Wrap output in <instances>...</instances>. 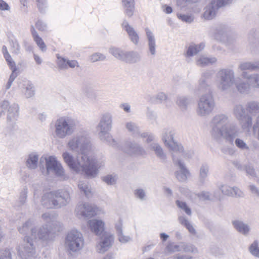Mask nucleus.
<instances>
[{
  "instance_id": "obj_26",
  "label": "nucleus",
  "mask_w": 259,
  "mask_h": 259,
  "mask_svg": "<svg viewBox=\"0 0 259 259\" xmlns=\"http://www.w3.org/2000/svg\"><path fill=\"white\" fill-rule=\"evenodd\" d=\"M219 8L214 5V2L212 1L209 5L204 8V12L203 14V17L205 20H211L216 15Z\"/></svg>"
},
{
  "instance_id": "obj_10",
  "label": "nucleus",
  "mask_w": 259,
  "mask_h": 259,
  "mask_svg": "<svg viewBox=\"0 0 259 259\" xmlns=\"http://www.w3.org/2000/svg\"><path fill=\"white\" fill-rule=\"evenodd\" d=\"M238 78L242 77L240 76L235 78L233 70L227 68H221L218 70L215 76L217 87L221 92H226L234 84L236 87Z\"/></svg>"
},
{
  "instance_id": "obj_19",
  "label": "nucleus",
  "mask_w": 259,
  "mask_h": 259,
  "mask_svg": "<svg viewBox=\"0 0 259 259\" xmlns=\"http://www.w3.org/2000/svg\"><path fill=\"white\" fill-rule=\"evenodd\" d=\"M213 72L210 70L204 71L199 80L198 90L200 92L212 91L208 80L211 79Z\"/></svg>"
},
{
  "instance_id": "obj_60",
  "label": "nucleus",
  "mask_w": 259,
  "mask_h": 259,
  "mask_svg": "<svg viewBox=\"0 0 259 259\" xmlns=\"http://www.w3.org/2000/svg\"><path fill=\"white\" fill-rule=\"evenodd\" d=\"M232 192L231 196L236 198L243 197L244 195V193L238 187H232Z\"/></svg>"
},
{
  "instance_id": "obj_47",
  "label": "nucleus",
  "mask_w": 259,
  "mask_h": 259,
  "mask_svg": "<svg viewBox=\"0 0 259 259\" xmlns=\"http://www.w3.org/2000/svg\"><path fill=\"white\" fill-rule=\"evenodd\" d=\"M102 180L108 185H114L117 180V177L116 175H107L103 177Z\"/></svg>"
},
{
  "instance_id": "obj_61",
  "label": "nucleus",
  "mask_w": 259,
  "mask_h": 259,
  "mask_svg": "<svg viewBox=\"0 0 259 259\" xmlns=\"http://www.w3.org/2000/svg\"><path fill=\"white\" fill-rule=\"evenodd\" d=\"M119 241L122 243H126L132 240V237L128 235H125L123 232L117 234Z\"/></svg>"
},
{
  "instance_id": "obj_44",
  "label": "nucleus",
  "mask_w": 259,
  "mask_h": 259,
  "mask_svg": "<svg viewBox=\"0 0 259 259\" xmlns=\"http://www.w3.org/2000/svg\"><path fill=\"white\" fill-rule=\"evenodd\" d=\"M238 168L241 170L245 171L247 175L251 177H254L256 176L255 171L253 167L250 164H246L243 166H240L238 167Z\"/></svg>"
},
{
  "instance_id": "obj_46",
  "label": "nucleus",
  "mask_w": 259,
  "mask_h": 259,
  "mask_svg": "<svg viewBox=\"0 0 259 259\" xmlns=\"http://www.w3.org/2000/svg\"><path fill=\"white\" fill-rule=\"evenodd\" d=\"M182 250L185 252H191L193 253H197L198 252L197 248L195 246L184 242H182Z\"/></svg>"
},
{
  "instance_id": "obj_38",
  "label": "nucleus",
  "mask_w": 259,
  "mask_h": 259,
  "mask_svg": "<svg viewBox=\"0 0 259 259\" xmlns=\"http://www.w3.org/2000/svg\"><path fill=\"white\" fill-rule=\"evenodd\" d=\"M125 126L127 131L133 135L137 136L140 134L139 127L136 123L132 121H127L125 123Z\"/></svg>"
},
{
  "instance_id": "obj_11",
  "label": "nucleus",
  "mask_w": 259,
  "mask_h": 259,
  "mask_svg": "<svg viewBox=\"0 0 259 259\" xmlns=\"http://www.w3.org/2000/svg\"><path fill=\"white\" fill-rule=\"evenodd\" d=\"M196 109L197 114L201 117L209 115L213 111L215 102L212 91L201 92Z\"/></svg>"
},
{
  "instance_id": "obj_28",
  "label": "nucleus",
  "mask_w": 259,
  "mask_h": 259,
  "mask_svg": "<svg viewBox=\"0 0 259 259\" xmlns=\"http://www.w3.org/2000/svg\"><path fill=\"white\" fill-rule=\"evenodd\" d=\"M39 155L36 152L29 153L26 160V165L31 169H35L37 167Z\"/></svg>"
},
{
  "instance_id": "obj_59",
  "label": "nucleus",
  "mask_w": 259,
  "mask_h": 259,
  "mask_svg": "<svg viewBox=\"0 0 259 259\" xmlns=\"http://www.w3.org/2000/svg\"><path fill=\"white\" fill-rule=\"evenodd\" d=\"M41 218L43 221L46 223V224H47L48 226L55 219L53 214L50 212H46L42 214Z\"/></svg>"
},
{
  "instance_id": "obj_52",
  "label": "nucleus",
  "mask_w": 259,
  "mask_h": 259,
  "mask_svg": "<svg viewBox=\"0 0 259 259\" xmlns=\"http://www.w3.org/2000/svg\"><path fill=\"white\" fill-rule=\"evenodd\" d=\"M249 251L252 255L259 258V246L256 240L254 241L250 245Z\"/></svg>"
},
{
  "instance_id": "obj_35",
  "label": "nucleus",
  "mask_w": 259,
  "mask_h": 259,
  "mask_svg": "<svg viewBox=\"0 0 259 259\" xmlns=\"http://www.w3.org/2000/svg\"><path fill=\"white\" fill-rule=\"evenodd\" d=\"M78 187L80 192L89 198L92 195L90 186L86 182L80 181L78 184Z\"/></svg>"
},
{
  "instance_id": "obj_27",
  "label": "nucleus",
  "mask_w": 259,
  "mask_h": 259,
  "mask_svg": "<svg viewBox=\"0 0 259 259\" xmlns=\"http://www.w3.org/2000/svg\"><path fill=\"white\" fill-rule=\"evenodd\" d=\"M232 225L239 233L244 235H247L249 234L250 230V227L243 221L238 220H234L232 221Z\"/></svg>"
},
{
  "instance_id": "obj_54",
  "label": "nucleus",
  "mask_w": 259,
  "mask_h": 259,
  "mask_svg": "<svg viewBox=\"0 0 259 259\" xmlns=\"http://www.w3.org/2000/svg\"><path fill=\"white\" fill-rule=\"evenodd\" d=\"M176 203L177 206L183 210L188 215H190L191 214V210L188 206L186 202L178 200L176 201Z\"/></svg>"
},
{
  "instance_id": "obj_24",
  "label": "nucleus",
  "mask_w": 259,
  "mask_h": 259,
  "mask_svg": "<svg viewBox=\"0 0 259 259\" xmlns=\"http://www.w3.org/2000/svg\"><path fill=\"white\" fill-rule=\"evenodd\" d=\"M209 171V167L208 164H203L199 168L198 184L199 185L203 186L207 181Z\"/></svg>"
},
{
  "instance_id": "obj_64",
  "label": "nucleus",
  "mask_w": 259,
  "mask_h": 259,
  "mask_svg": "<svg viewBox=\"0 0 259 259\" xmlns=\"http://www.w3.org/2000/svg\"><path fill=\"white\" fill-rule=\"evenodd\" d=\"M5 58L10 69L12 70H17L16 64L11 55L8 56V57H6Z\"/></svg>"
},
{
  "instance_id": "obj_12",
  "label": "nucleus",
  "mask_w": 259,
  "mask_h": 259,
  "mask_svg": "<svg viewBox=\"0 0 259 259\" xmlns=\"http://www.w3.org/2000/svg\"><path fill=\"white\" fill-rule=\"evenodd\" d=\"M84 239L82 233L73 229L69 231L65 238V245L70 253H78L84 247Z\"/></svg>"
},
{
  "instance_id": "obj_39",
  "label": "nucleus",
  "mask_w": 259,
  "mask_h": 259,
  "mask_svg": "<svg viewBox=\"0 0 259 259\" xmlns=\"http://www.w3.org/2000/svg\"><path fill=\"white\" fill-rule=\"evenodd\" d=\"M24 90H22V92L26 98H29L32 97L35 94V91L33 84L29 82H27L24 84Z\"/></svg>"
},
{
  "instance_id": "obj_34",
  "label": "nucleus",
  "mask_w": 259,
  "mask_h": 259,
  "mask_svg": "<svg viewBox=\"0 0 259 259\" xmlns=\"http://www.w3.org/2000/svg\"><path fill=\"white\" fill-rule=\"evenodd\" d=\"M122 3L126 15L130 17H132L135 10L134 0H122Z\"/></svg>"
},
{
  "instance_id": "obj_51",
  "label": "nucleus",
  "mask_w": 259,
  "mask_h": 259,
  "mask_svg": "<svg viewBox=\"0 0 259 259\" xmlns=\"http://www.w3.org/2000/svg\"><path fill=\"white\" fill-rule=\"evenodd\" d=\"M166 249L171 252L181 251H182V242L178 244L175 243H170L167 245Z\"/></svg>"
},
{
  "instance_id": "obj_18",
  "label": "nucleus",
  "mask_w": 259,
  "mask_h": 259,
  "mask_svg": "<svg viewBox=\"0 0 259 259\" xmlns=\"http://www.w3.org/2000/svg\"><path fill=\"white\" fill-rule=\"evenodd\" d=\"M122 150L124 152L131 156H145L146 155V152L143 147L131 141L125 142L122 147Z\"/></svg>"
},
{
  "instance_id": "obj_5",
  "label": "nucleus",
  "mask_w": 259,
  "mask_h": 259,
  "mask_svg": "<svg viewBox=\"0 0 259 259\" xmlns=\"http://www.w3.org/2000/svg\"><path fill=\"white\" fill-rule=\"evenodd\" d=\"M175 134V130L171 127L164 128L161 133V140L169 150L171 156L175 154L176 155L181 154L185 159L192 157L194 154L193 151L185 150L182 144L175 141L174 139Z\"/></svg>"
},
{
  "instance_id": "obj_63",
  "label": "nucleus",
  "mask_w": 259,
  "mask_h": 259,
  "mask_svg": "<svg viewBox=\"0 0 259 259\" xmlns=\"http://www.w3.org/2000/svg\"><path fill=\"white\" fill-rule=\"evenodd\" d=\"M220 190L224 195L230 196L232 192V187L227 185H222L219 187Z\"/></svg>"
},
{
  "instance_id": "obj_48",
  "label": "nucleus",
  "mask_w": 259,
  "mask_h": 259,
  "mask_svg": "<svg viewBox=\"0 0 259 259\" xmlns=\"http://www.w3.org/2000/svg\"><path fill=\"white\" fill-rule=\"evenodd\" d=\"M177 16L179 19L182 21L188 23L192 22L194 20V17L192 14H184L178 13Z\"/></svg>"
},
{
  "instance_id": "obj_7",
  "label": "nucleus",
  "mask_w": 259,
  "mask_h": 259,
  "mask_svg": "<svg viewBox=\"0 0 259 259\" xmlns=\"http://www.w3.org/2000/svg\"><path fill=\"white\" fill-rule=\"evenodd\" d=\"M112 115L107 112L101 114L97 128L100 140L114 147L116 146L117 143L109 133L112 128Z\"/></svg>"
},
{
  "instance_id": "obj_29",
  "label": "nucleus",
  "mask_w": 259,
  "mask_h": 259,
  "mask_svg": "<svg viewBox=\"0 0 259 259\" xmlns=\"http://www.w3.org/2000/svg\"><path fill=\"white\" fill-rule=\"evenodd\" d=\"M19 105L17 104L14 103L10 106L8 110V121L11 122H15L19 115Z\"/></svg>"
},
{
  "instance_id": "obj_1",
  "label": "nucleus",
  "mask_w": 259,
  "mask_h": 259,
  "mask_svg": "<svg viewBox=\"0 0 259 259\" xmlns=\"http://www.w3.org/2000/svg\"><path fill=\"white\" fill-rule=\"evenodd\" d=\"M35 224V220L29 219L18 228L21 234H27L19 248V254L22 259H28L34 256L35 253V240L49 241L55 237L47 224L38 229L34 227Z\"/></svg>"
},
{
  "instance_id": "obj_22",
  "label": "nucleus",
  "mask_w": 259,
  "mask_h": 259,
  "mask_svg": "<svg viewBox=\"0 0 259 259\" xmlns=\"http://www.w3.org/2000/svg\"><path fill=\"white\" fill-rule=\"evenodd\" d=\"M217 62V59L212 56H198L196 59V64L200 67H205L213 65Z\"/></svg>"
},
{
  "instance_id": "obj_32",
  "label": "nucleus",
  "mask_w": 259,
  "mask_h": 259,
  "mask_svg": "<svg viewBox=\"0 0 259 259\" xmlns=\"http://www.w3.org/2000/svg\"><path fill=\"white\" fill-rule=\"evenodd\" d=\"M205 45L204 43H200L198 45L191 44L187 50V56L189 57L196 55L204 49Z\"/></svg>"
},
{
  "instance_id": "obj_4",
  "label": "nucleus",
  "mask_w": 259,
  "mask_h": 259,
  "mask_svg": "<svg viewBox=\"0 0 259 259\" xmlns=\"http://www.w3.org/2000/svg\"><path fill=\"white\" fill-rule=\"evenodd\" d=\"M70 199V190L61 189L44 194L41 199V203L48 209L61 208L67 205Z\"/></svg>"
},
{
  "instance_id": "obj_40",
  "label": "nucleus",
  "mask_w": 259,
  "mask_h": 259,
  "mask_svg": "<svg viewBox=\"0 0 259 259\" xmlns=\"http://www.w3.org/2000/svg\"><path fill=\"white\" fill-rule=\"evenodd\" d=\"M179 221L181 224L184 226L188 229L191 234L193 235L196 234V232L195 228L185 217H179Z\"/></svg>"
},
{
  "instance_id": "obj_33",
  "label": "nucleus",
  "mask_w": 259,
  "mask_h": 259,
  "mask_svg": "<svg viewBox=\"0 0 259 259\" xmlns=\"http://www.w3.org/2000/svg\"><path fill=\"white\" fill-rule=\"evenodd\" d=\"M151 150L155 152L156 156L163 161H165L167 158L166 155L164 153L161 146L158 143H152L150 145Z\"/></svg>"
},
{
  "instance_id": "obj_43",
  "label": "nucleus",
  "mask_w": 259,
  "mask_h": 259,
  "mask_svg": "<svg viewBox=\"0 0 259 259\" xmlns=\"http://www.w3.org/2000/svg\"><path fill=\"white\" fill-rule=\"evenodd\" d=\"M167 98V96L164 93L160 92L158 93L156 96L151 97L150 101L152 103H158L162 101H165Z\"/></svg>"
},
{
  "instance_id": "obj_13",
  "label": "nucleus",
  "mask_w": 259,
  "mask_h": 259,
  "mask_svg": "<svg viewBox=\"0 0 259 259\" xmlns=\"http://www.w3.org/2000/svg\"><path fill=\"white\" fill-rule=\"evenodd\" d=\"M232 113L238 120L242 129L249 131L252 124V117L246 114V109L243 105L238 103L234 105Z\"/></svg>"
},
{
  "instance_id": "obj_31",
  "label": "nucleus",
  "mask_w": 259,
  "mask_h": 259,
  "mask_svg": "<svg viewBox=\"0 0 259 259\" xmlns=\"http://www.w3.org/2000/svg\"><path fill=\"white\" fill-rule=\"evenodd\" d=\"M30 30L33 40L35 42L37 46L39 48L40 50L42 52H46L47 50V46L41 37L39 36L33 26H31Z\"/></svg>"
},
{
  "instance_id": "obj_25",
  "label": "nucleus",
  "mask_w": 259,
  "mask_h": 259,
  "mask_svg": "<svg viewBox=\"0 0 259 259\" xmlns=\"http://www.w3.org/2000/svg\"><path fill=\"white\" fill-rule=\"evenodd\" d=\"M193 102V98L190 96H179L177 97L176 100L177 105L182 111H186Z\"/></svg>"
},
{
  "instance_id": "obj_42",
  "label": "nucleus",
  "mask_w": 259,
  "mask_h": 259,
  "mask_svg": "<svg viewBox=\"0 0 259 259\" xmlns=\"http://www.w3.org/2000/svg\"><path fill=\"white\" fill-rule=\"evenodd\" d=\"M235 146L240 150L248 151L250 150L249 146L242 139L237 138L234 141Z\"/></svg>"
},
{
  "instance_id": "obj_57",
  "label": "nucleus",
  "mask_w": 259,
  "mask_h": 259,
  "mask_svg": "<svg viewBox=\"0 0 259 259\" xmlns=\"http://www.w3.org/2000/svg\"><path fill=\"white\" fill-rule=\"evenodd\" d=\"M106 59V56L100 53H96L90 56V60L92 62H96L99 61H103Z\"/></svg>"
},
{
  "instance_id": "obj_56",
  "label": "nucleus",
  "mask_w": 259,
  "mask_h": 259,
  "mask_svg": "<svg viewBox=\"0 0 259 259\" xmlns=\"http://www.w3.org/2000/svg\"><path fill=\"white\" fill-rule=\"evenodd\" d=\"M27 189L26 188H24L21 192L18 201L19 206H22L25 203L27 197Z\"/></svg>"
},
{
  "instance_id": "obj_14",
  "label": "nucleus",
  "mask_w": 259,
  "mask_h": 259,
  "mask_svg": "<svg viewBox=\"0 0 259 259\" xmlns=\"http://www.w3.org/2000/svg\"><path fill=\"white\" fill-rule=\"evenodd\" d=\"M45 160L47 175L53 172L63 180L68 179V177L65 175L64 170L62 164L55 156H49L46 158Z\"/></svg>"
},
{
  "instance_id": "obj_16",
  "label": "nucleus",
  "mask_w": 259,
  "mask_h": 259,
  "mask_svg": "<svg viewBox=\"0 0 259 259\" xmlns=\"http://www.w3.org/2000/svg\"><path fill=\"white\" fill-rule=\"evenodd\" d=\"M96 206L88 203H80L77 205L75 212L78 218L87 219L92 218L97 214Z\"/></svg>"
},
{
  "instance_id": "obj_41",
  "label": "nucleus",
  "mask_w": 259,
  "mask_h": 259,
  "mask_svg": "<svg viewBox=\"0 0 259 259\" xmlns=\"http://www.w3.org/2000/svg\"><path fill=\"white\" fill-rule=\"evenodd\" d=\"M253 62H243L238 65V69L243 72H246L245 70L254 71Z\"/></svg>"
},
{
  "instance_id": "obj_17",
  "label": "nucleus",
  "mask_w": 259,
  "mask_h": 259,
  "mask_svg": "<svg viewBox=\"0 0 259 259\" xmlns=\"http://www.w3.org/2000/svg\"><path fill=\"white\" fill-rule=\"evenodd\" d=\"M114 242V236L109 233L105 232L98 241L96 249L99 253H104L112 246Z\"/></svg>"
},
{
  "instance_id": "obj_9",
  "label": "nucleus",
  "mask_w": 259,
  "mask_h": 259,
  "mask_svg": "<svg viewBox=\"0 0 259 259\" xmlns=\"http://www.w3.org/2000/svg\"><path fill=\"white\" fill-rule=\"evenodd\" d=\"M241 76L242 78H238L236 82V89L240 94H249L251 88L259 89V73L243 72Z\"/></svg>"
},
{
  "instance_id": "obj_6",
  "label": "nucleus",
  "mask_w": 259,
  "mask_h": 259,
  "mask_svg": "<svg viewBox=\"0 0 259 259\" xmlns=\"http://www.w3.org/2000/svg\"><path fill=\"white\" fill-rule=\"evenodd\" d=\"M77 125V120L70 116H62L58 118L54 122V137L63 139L72 135Z\"/></svg>"
},
{
  "instance_id": "obj_8",
  "label": "nucleus",
  "mask_w": 259,
  "mask_h": 259,
  "mask_svg": "<svg viewBox=\"0 0 259 259\" xmlns=\"http://www.w3.org/2000/svg\"><path fill=\"white\" fill-rule=\"evenodd\" d=\"M66 147L72 152L89 155V152L91 148V141L86 135L78 133L68 139Z\"/></svg>"
},
{
  "instance_id": "obj_53",
  "label": "nucleus",
  "mask_w": 259,
  "mask_h": 259,
  "mask_svg": "<svg viewBox=\"0 0 259 259\" xmlns=\"http://www.w3.org/2000/svg\"><path fill=\"white\" fill-rule=\"evenodd\" d=\"M49 228L52 230L53 233L54 235L56 232H59L62 227V224L60 222L54 220L52 223L49 225Z\"/></svg>"
},
{
  "instance_id": "obj_50",
  "label": "nucleus",
  "mask_w": 259,
  "mask_h": 259,
  "mask_svg": "<svg viewBox=\"0 0 259 259\" xmlns=\"http://www.w3.org/2000/svg\"><path fill=\"white\" fill-rule=\"evenodd\" d=\"M197 196L202 200H213L216 198L215 196H212L209 192L205 191L198 193Z\"/></svg>"
},
{
  "instance_id": "obj_45",
  "label": "nucleus",
  "mask_w": 259,
  "mask_h": 259,
  "mask_svg": "<svg viewBox=\"0 0 259 259\" xmlns=\"http://www.w3.org/2000/svg\"><path fill=\"white\" fill-rule=\"evenodd\" d=\"M136 198L141 201H145L147 199V195L145 190L142 188H137L134 192Z\"/></svg>"
},
{
  "instance_id": "obj_62",
  "label": "nucleus",
  "mask_w": 259,
  "mask_h": 259,
  "mask_svg": "<svg viewBox=\"0 0 259 259\" xmlns=\"http://www.w3.org/2000/svg\"><path fill=\"white\" fill-rule=\"evenodd\" d=\"M248 187L249 191L254 196L259 198V187L253 184H250Z\"/></svg>"
},
{
  "instance_id": "obj_20",
  "label": "nucleus",
  "mask_w": 259,
  "mask_h": 259,
  "mask_svg": "<svg viewBox=\"0 0 259 259\" xmlns=\"http://www.w3.org/2000/svg\"><path fill=\"white\" fill-rule=\"evenodd\" d=\"M122 28L126 32L130 41L135 45L137 46L139 43L140 37L134 27L124 20L122 23Z\"/></svg>"
},
{
  "instance_id": "obj_58",
  "label": "nucleus",
  "mask_w": 259,
  "mask_h": 259,
  "mask_svg": "<svg viewBox=\"0 0 259 259\" xmlns=\"http://www.w3.org/2000/svg\"><path fill=\"white\" fill-rule=\"evenodd\" d=\"M233 0H212L214 5L219 9L222 7L228 6L232 4Z\"/></svg>"
},
{
  "instance_id": "obj_49",
  "label": "nucleus",
  "mask_w": 259,
  "mask_h": 259,
  "mask_svg": "<svg viewBox=\"0 0 259 259\" xmlns=\"http://www.w3.org/2000/svg\"><path fill=\"white\" fill-rule=\"evenodd\" d=\"M57 64L59 69H67V62L68 60L65 58L60 56L59 54H57Z\"/></svg>"
},
{
  "instance_id": "obj_2",
  "label": "nucleus",
  "mask_w": 259,
  "mask_h": 259,
  "mask_svg": "<svg viewBox=\"0 0 259 259\" xmlns=\"http://www.w3.org/2000/svg\"><path fill=\"white\" fill-rule=\"evenodd\" d=\"M62 157L72 170L77 173H83L91 178L95 177L98 174V169L104 165L103 161H98L88 155L77 153L75 158L71 153L65 151L62 153Z\"/></svg>"
},
{
  "instance_id": "obj_3",
  "label": "nucleus",
  "mask_w": 259,
  "mask_h": 259,
  "mask_svg": "<svg viewBox=\"0 0 259 259\" xmlns=\"http://www.w3.org/2000/svg\"><path fill=\"white\" fill-rule=\"evenodd\" d=\"M210 127V135L217 141L224 139L233 142L238 135L237 127L230 123L229 117L225 114L215 115L211 120Z\"/></svg>"
},
{
  "instance_id": "obj_30",
  "label": "nucleus",
  "mask_w": 259,
  "mask_h": 259,
  "mask_svg": "<svg viewBox=\"0 0 259 259\" xmlns=\"http://www.w3.org/2000/svg\"><path fill=\"white\" fill-rule=\"evenodd\" d=\"M141 59L140 54L137 52L132 51H126L124 62L127 63H136L139 62Z\"/></svg>"
},
{
  "instance_id": "obj_37",
  "label": "nucleus",
  "mask_w": 259,
  "mask_h": 259,
  "mask_svg": "<svg viewBox=\"0 0 259 259\" xmlns=\"http://www.w3.org/2000/svg\"><path fill=\"white\" fill-rule=\"evenodd\" d=\"M246 108L247 111L251 114L254 115L259 113V102L250 101L247 103Z\"/></svg>"
},
{
  "instance_id": "obj_21",
  "label": "nucleus",
  "mask_w": 259,
  "mask_h": 259,
  "mask_svg": "<svg viewBox=\"0 0 259 259\" xmlns=\"http://www.w3.org/2000/svg\"><path fill=\"white\" fill-rule=\"evenodd\" d=\"M90 231L96 235H101L105 230V223L101 220L92 219L88 222Z\"/></svg>"
},
{
  "instance_id": "obj_23",
  "label": "nucleus",
  "mask_w": 259,
  "mask_h": 259,
  "mask_svg": "<svg viewBox=\"0 0 259 259\" xmlns=\"http://www.w3.org/2000/svg\"><path fill=\"white\" fill-rule=\"evenodd\" d=\"M145 32L148 40V47L151 55L154 56L156 54V40L152 32L148 28L145 29Z\"/></svg>"
},
{
  "instance_id": "obj_15",
  "label": "nucleus",
  "mask_w": 259,
  "mask_h": 259,
  "mask_svg": "<svg viewBox=\"0 0 259 259\" xmlns=\"http://www.w3.org/2000/svg\"><path fill=\"white\" fill-rule=\"evenodd\" d=\"M171 157L175 165L178 168L175 172L177 179L180 182L186 181L190 173L182 159V158H185L181 154L176 155L175 154Z\"/></svg>"
},
{
  "instance_id": "obj_36",
  "label": "nucleus",
  "mask_w": 259,
  "mask_h": 259,
  "mask_svg": "<svg viewBox=\"0 0 259 259\" xmlns=\"http://www.w3.org/2000/svg\"><path fill=\"white\" fill-rule=\"evenodd\" d=\"M126 52L120 48L115 47H111L109 49V52L111 54L117 59L123 61L125 58Z\"/></svg>"
},
{
  "instance_id": "obj_55",
  "label": "nucleus",
  "mask_w": 259,
  "mask_h": 259,
  "mask_svg": "<svg viewBox=\"0 0 259 259\" xmlns=\"http://www.w3.org/2000/svg\"><path fill=\"white\" fill-rule=\"evenodd\" d=\"M10 44L11 46V51L12 53L18 54L19 53L20 47L18 41L16 39L10 40Z\"/></svg>"
}]
</instances>
